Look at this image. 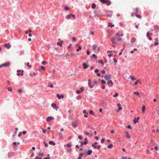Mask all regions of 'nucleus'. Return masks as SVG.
Instances as JSON below:
<instances>
[{
	"mask_svg": "<svg viewBox=\"0 0 159 159\" xmlns=\"http://www.w3.org/2000/svg\"><path fill=\"white\" fill-rule=\"evenodd\" d=\"M70 55L72 57L74 56V53L72 52L70 53Z\"/></svg>",
	"mask_w": 159,
	"mask_h": 159,
	"instance_id": "13d9d810",
	"label": "nucleus"
},
{
	"mask_svg": "<svg viewBox=\"0 0 159 159\" xmlns=\"http://www.w3.org/2000/svg\"><path fill=\"white\" fill-rule=\"evenodd\" d=\"M63 43V42L62 41H61L60 42H58L57 43V44L58 45H59L61 47L62 46V44Z\"/></svg>",
	"mask_w": 159,
	"mask_h": 159,
	"instance_id": "f8f14e48",
	"label": "nucleus"
},
{
	"mask_svg": "<svg viewBox=\"0 0 159 159\" xmlns=\"http://www.w3.org/2000/svg\"><path fill=\"white\" fill-rule=\"evenodd\" d=\"M90 53L89 50H88L87 51V55H89L90 54Z\"/></svg>",
	"mask_w": 159,
	"mask_h": 159,
	"instance_id": "09e8293b",
	"label": "nucleus"
},
{
	"mask_svg": "<svg viewBox=\"0 0 159 159\" xmlns=\"http://www.w3.org/2000/svg\"><path fill=\"white\" fill-rule=\"evenodd\" d=\"M7 89L9 91H12V89L11 87H8Z\"/></svg>",
	"mask_w": 159,
	"mask_h": 159,
	"instance_id": "c9c22d12",
	"label": "nucleus"
},
{
	"mask_svg": "<svg viewBox=\"0 0 159 159\" xmlns=\"http://www.w3.org/2000/svg\"><path fill=\"white\" fill-rule=\"evenodd\" d=\"M54 119L53 117L51 116H48L47 118V121L48 122H49L52 120H53Z\"/></svg>",
	"mask_w": 159,
	"mask_h": 159,
	"instance_id": "f03ea898",
	"label": "nucleus"
},
{
	"mask_svg": "<svg viewBox=\"0 0 159 159\" xmlns=\"http://www.w3.org/2000/svg\"><path fill=\"white\" fill-rule=\"evenodd\" d=\"M126 137L128 139H129L131 137L129 134L127 132H126Z\"/></svg>",
	"mask_w": 159,
	"mask_h": 159,
	"instance_id": "9b49d317",
	"label": "nucleus"
},
{
	"mask_svg": "<svg viewBox=\"0 0 159 159\" xmlns=\"http://www.w3.org/2000/svg\"><path fill=\"white\" fill-rule=\"evenodd\" d=\"M47 63V62L45 61H43L42 62V65H45L46 63Z\"/></svg>",
	"mask_w": 159,
	"mask_h": 159,
	"instance_id": "49530a36",
	"label": "nucleus"
},
{
	"mask_svg": "<svg viewBox=\"0 0 159 159\" xmlns=\"http://www.w3.org/2000/svg\"><path fill=\"white\" fill-rule=\"evenodd\" d=\"M92 146L93 147V148H95V149L96 148H97V146L96 145H95V144H94V143H93V144H92Z\"/></svg>",
	"mask_w": 159,
	"mask_h": 159,
	"instance_id": "473e14b6",
	"label": "nucleus"
},
{
	"mask_svg": "<svg viewBox=\"0 0 159 159\" xmlns=\"http://www.w3.org/2000/svg\"><path fill=\"white\" fill-rule=\"evenodd\" d=\"M77 124L76 122H74L72 123V126L74 128H75L77 126Z\"/></svg>",
	"mask_w": 159,
	"mask_h": 159,
	"instance_id": "4468645a",
	"label": "nucleus"
},
{
	"mask_svg": "<svg viewBox=\"0 0 159 159\" xmlns=\"http://www.w3.org/2000/svg\"><path fill=\"white\" fill-rule=\"evenodd\" d=\"M71 16V14L68 15L67 16H66V18L67 19H69L70 17Z\"/></svg>",
	"mask_w": 159,
	"mask_h": 159,
	"instance_id": "7c9ffc66",
	"label": "nucleus"
},
{
	"mask_svg": "<svg viewBox=\"0 0 159 159\" xmlns=\"http://www.w3.org/2000/svg\"><path fill=\"white\" fill-rule=\"evenodd\" d=\"M88 82H89L88 85H89V87L90 88H93V86L91 85H90V84L92 82V80H88Z\"/></svg>",
	"mask_w": 159,
	"mask_h": 159,
	"instance_id": "6e6552de",
	"label": "nucleus"
},
{
	"mask_svg": "<svg viewBox=\"0 0 159 159\" xmlns=\"http://www.w3.org/2000/svg\"><path fill=\"white\" fill-rule=\"evenodd\" d=\"M108 26L111 28L114 26V25H112L111 23H109L108 25Z\"/></svg>",
	"mask_w": 159,
	"mask_h": 159,
	"instance_id": "393cba45",
	"label": "nucleus"
},
{
	"mask_svg": "<svg viewBox=\"0 0 159 159\" xmlns=\"http://www.w3.org/2000/svg\"><path fill=\"white\" fill-rule=\"evenodd\" d=\"M118 93H116L115 94L113 95L114 97H117L118 96Z\"/></svg>",
	"mask_w": 159,
	"mask_h": 159,
	"instance_id": "e433bc0d",
	"label": "nucleus"
},
{
	"mask_svg": "<svg viewBox=\"0 0 159 159\" xmlns=\"http://www.w3.org/2000/svg\"><path fill=\"white\" fill-rule=\"evenodd\" d=\"M98 71H99V70L97 69H95L94 70L95 72L96 73H97Z\"/></svg>",
	"mask_w": 159,
	"mask_h": 159,
	"instance_id": "603ef678",
	"label": "nucleus"
},
{
	"mask_svg": "<svg viewBox=\"0 0 159 159\" xmlns=\"http://www.w3.org/2000/svg\"><path fill=\"white\" fill-rule=\"evenodd\" d=\"M145 106H143L142 107V112L144 113L145 112Z\"/></svg>",
	"mask_w": 159,
	"mask_h": 159,
	"instance_id": "a211bd4d",
	"label": "nucleus"
},
{
	"mask_svg": "<svg viewBox=\"0 0 159 159\" xmlns=\"http://www.w3.org/2000/svg\"><path fill=\"white\" fill-rule=\"evenodd\" d=\"M113 60L114 61V62H115V63H116L117 62V60H116V59L115 58H114L113 59Z\"/></svg>",
	"mask_w": 159,
	"mask_h": 159,
	"instance_id": "bf43d9fd",
	"label": "nucleus"
},
{
	"mask_svg": "<svg viewBox=\"0 0 159 159\" xmlns=\"http://www.w3.org/2000/svg\"><path fill=\"white\" fill-rule=\"evenodd\" d=\"M139 117H138L137 118V119L135 118L134 119V123L136 124L137 122H139Z\"/></svg>",
	"mask_w": 159,
	"mask_h": 159,
	"instance_id": "1a4fd4ad",
	"label": "nucleus"
},
{
	"mask_svg": "<svg viewBox=\"0 0 159 159\" xmlns=\"http://www.w3.org/2000/svg\"><path fill=\"white\" fill-rule=\"evenodd\" d=\"M152 33H151L150 32H148L147 33V37L149 36L150 35H151L152 34Z\"/></svg>",
	"mask_w": 159,
	"mask_h": 159,
	"instance_id": "cd10ccee",
	"label": "nucleus"
},
{
	"mask_svg": "<svg viewBox=\"0 0 159 159\" xmlns=\"http://www.w3.org/2000/svg\"><path fill=\"white\" fill-rule=\"evenodd\" d=\"M43 154V153L41 152H39L38 153V155L39 156H42Z\"/></svg>",
	"mask_w": 159,
	"mask_h": 159,
	"instance_id": "79ce46f5",
	"label": "nucleus"
},
{
	"mask_svg": "<svg viewBox=\"0 0 159 159\" xmlns=\"http://www.w3.org/2000/svg\"><path fill=\"white\" fill-rule=\"evenodd\" d=\"M115 39L114 38L112 37L111 38V40L112 42V43H116V42L115 41Z\"/></svg>",
	"mask_w": 159,
	"mask_h": 159,
	"instance_id": "aec40b11",
	"label": "nucleus"
},
{
	"mask_svg": "<svg viewBox=\"0 0 159 159\" xmlns=\"http://www.w3.org/2000/svg\"><path fill=\"white\" fill-rule=\"evenodd\" d=\"M22 90L21 89H19L18 90V92L20 93H22Z\"/></svg>",
	"mask_w": 159,
	"mask_h": 159,
	"instance_id": "052dcab7",
	"label": "nucleus"
},
{
	"mask_svg": "<svg viewBox=\"0 0 159 159\" xmlns=\"http://www.w3.org/2000/svg\"><path fill=\"white\" fill-rule=\"evenodd\" d=\"M117 106L118 107H119V110H121L122 109V108L121 107H120L121 106V104L119 103H118V104H117Z\"/></svg>",
	"mask_w": 159,
	"mask_h": 159,
	"instance_id": "412c9836",
	"label": "nucleus"
},
{
	"mask_svg": "<svg viewBox=\"0 0 159 159\" xmlns=\"http://www.w3.org/2000/svg\"><path fill=\"white\" fill-rule=\"evenodd\" d=\"M5 47L7 48V49H9L11 47V45L9 43H6L4 45Z\"/></svg>",
	"mask_w": 159,
	"mask_h": 159,
	"instance_id": "20e7f679",
	"label": "nucleus"
},
{
	"mask_svg": "<svg viewBox=\"0 0 159 159\" xmlns=\"http://www.w3.org/2000/svg\"><path fill=\"white\" fill-rule=\"evenodd\" d=\"M49 143L50 144H52L53 145H55V143H53V142L52 141H49Z\"/></svg>",
	"mask_w": 159,
	"mask_h": 159,
	"instance_id": "c756f323",
	"label": "nucleus"
},
{
	"mask_svg": "<svg viewBox=\"0 0 159 159\" xmlns=\"http://www.w3.org/2000/svg\"><path fill=\"white\" fill-rule=\"evenodd\" d=\"M67 146L68 147H70L71 146V143H69L67 144Z\"/></svg>",
	"mask_w": 159,
	"mask_h": 159,
	"instance_id": "72a5a7b5",
	"label": "nucleus"
},
{
	"mask_svg": "<svg viewBox=\"0 0 159 159\" xmlns=\"http://www.w3.org/2000/svg\"><path fill=\"white\" fill-rule=\"evenodd\" d=\"M111 3V2L109 0H107L105 3L107 5H110Z\"/></svg>",
	"mask_w": 159,
	"mask_h": 159,
	"instance_id": "9d476101",
	"label": "nucleus"
},
{
	"mask_svg": "<svg viewBox=\"0 0 159 159\" xmlns=\"http://www.w3.org/2000/svg\"><path fill=\"white\" fill-rule=\"evenodd\" d=\"M26 65L29 66V67L31 68V66L29 64V62H28L26 64Z\"/></svg>",
	"mask_w": 159,
	"mask_h": 159,
	"instance_id": "37998d69",
	"label": "nucleus"
},
{
	"mask_svg": "<svg viewBox=\"0 0 159 159\" xmlns=\"http://www.w3.org/2000/svg\"><path fill=\"white\" fill-rule=\"evenodd\" d=\"M101 147V146L100 145H99V146H98L97 147V148H97V149H99Z\"/></svg>",
	"mask_w": 159,
	"mask_h": 159,
	"instance_id": "69168bd1",
	"label": "nucleus"
},
{
	"mask_svg": "<svg viewBox=\"0 0 159 159\" xmlns=\"http://www.w3.org/2000/svg\"><path fill=\"white\" fill-rule=\"evenodd\" d=\"M10 63L9 62H7L5 63L0 65V68L4 66H10Z\"/></svg>",
	"mask_w": 159,
	"mask_h": 159,
	"instance_id": "f257e3e1",
	"label": "nucleus"
},
{
	"mask_svg": "<svg viewBox=\"0 0 159 159\" xmlns=\"http://www.w3.org/2000/svg\"><path fill=\"white\" fill-rule=\"evenodd\" d=\"M134 94H136L139 97H140V95L139 93H138L137 92H134Z\"/></svg>",
	"mask_w": 159,
	"mask_h": 159,
	"instance_id": "2f4dec72",
	"label": "nucleus"
},
{
	"mask_svg": "<svg viewBox=\"0 0 159 159\" xmlns=\"http://www.w3.org/2000/svg\"><path fill=\"white\" fill-rule=\"evenodd\" d=\"M89 113L90 114L94 115L93 111L92 110H90L89 111Z\"/></svg>",
	"mask_w": 159,
	"mask_h": 159,
	"instance_id": "58836bf2",
	"label": "nucleus"
},
{
	"mask_svg": "<svg viewBox=\"0 0 159 159\" xmlns=\"http://www.w3.org/2000/svg\"><path fill=\"white\" fill-rule=\"evenodd\" d=\"M83 66L84 69H86L88 67V65L86 63H83Z\"/></svg>",
	"mask_w": 159,
	"mask_h": 159,
	"instance_id": "423d86ee",
	"label": "nucleus"
},
{
	"mask_svg": "<svg viewBox=\"0 0 159 159\" xmlns=\"http://www.w3.org/2000/svg\"><path fill=\"white\" fill-rule=\"evenodd\" d=\"M92 150H89L87 151V154L86 155V156H87L88 155H91V153H92Z\"/></svg>",
	"mask_w": 159,
	"mask_h": 159,
	"instance_id": "ddd939ff",
	"label": "nucleus"
},
{
	"mask_svg": "<svg viewBox=\"0 0 159 159\" xmlns=\"http://www.w3.org/2000/svg\"><path fill=\"white\" fill-rule=\"evenodd\" d=\"M101 2L103 3H105L107 0H100Z\"/></svg>",
	"mask_w": 159,
	"mask_h": 159,
	"instance_id": "4c0bfd02",
	"label": "nucleus"
},
{
	"mask_svg": "<svg viewBox=\"0 0 159 159\" xmlns=\"http://www.w3.org/2000/svg\"><path fill=\"white\" fill-rule=\"evenodd\" d=\"M65 9L66 10L69 11V8L67 7H65Z\"/></svg>",
	"mask_w": 159,
	"mask_h": 159,
	"instance_id": "5fc2aeb1",
	"label": "nucleus"
},
{
	"mask_svg": "<svg viewBox=\"0 0 159 159\" xmlns=\"http://www.w3.org/2000/svg\"><path fill=\"white\" fill-rule=\"evenodd\" d=\"M131 41L132 43H134L136 41V39L135 38H133L132 39Z\"/></svg>",
	"mask_w": 159,
	"mask_h": 159,
	"instance_id": "bb28decb",
	"label": "nucleus"
},
{
	"mask_svg": "<svg viewBox=\"0 0 159 159\" xmlns=\"http://www.w3.org/2000/svg\"><path fill=\"white\" fill-rule=\"evenodd\" d=\"M130 78L131 79V80L133 81L135 80H136V78H135L134 77L133 75H130L129 76Z\"/></svg>",
	"mask_w": 159,
	"mask_h": 159,
	"instance_id": "dca6fc26",
	"label": "nucleus"
},
{
	"mask_svg": "<svg viewBox=\"0 0 159 159\" xmlns=\"http://www.w3.org/2000/svg\"><path fill=\"white\" fill-rule=\"evenodd\" d=\"M88 143V141L87 140V139L86 138L85 139V141L84 143V145H86Z\"/></svg>",
	"mask_w": 159,
	"mask_h": 159,
	"instance_id": "4be33fe9",
	"label": "nucleus"
},
{
	"mask_svg": "<svg viewBox=\"0 0 159 159\" xmlns=\"http://www.w3.org/2000/svg\"><path fill=\"white\" fill-rule=\"evenodd\" d=\"M135 15H136V16L138 18H141V16L140 15H137V14H136Z\"/></svg>",
	"mask_w": 159,
	"mask_h": 159,
	"instance_id": "a19ab883",
	"label": "nucleus"
},
{
	"mask_svg": "<svg viewBox=\"0 0 159 159\" xmlns=\"http://www.w3.org/2000/svg\"><path fill=\"white\" fill-rule=\"evenodd\" d=\"M22 135V133L21 132H20L19 133V134H18V136L19 137H20Z\"/></svg>",
	"mask_w": 159,
	"mask_h": 159,
	"instance_id": "e2e57ef3",
	"label": "nucleus"
},
{
	"mask_svg": "<svg viewBox=\"0 0 159 159\" xmlns=\"http://www.w3.org/2000/svg\"><path fill=\"white\" fill-rule=\"evenodd\" d=\"M101 83L103 84H105L106 83L105 81L104 80H101Z\"/></svg>",
	"mask_w": 159,
	"mask_h": 159,
	"instance_id": "ea45409f",
	"label": "nucleus"
},
{
	"mask_svg": "<svg viewBox=\"0 0 159 159\" xmlns=\"http://www.w3.org/2000/svg\"><path fill=\"white\" fill-rule=\"evenodd\" d=\"M113 146L112 144H110L109 145L107 146V147L109 148H113Z\"/></svg>",
	"mask_w": 159,
	"mask_h": 159,
	"instance_id": "c85d7f7f",
	"label": "nucleus"
},
{
	"mask_svg": "<svg viewBox=\"0 0 159 159\" xmlns=\"http://www.w3.org/2000/svg\"><path fill=\"white\" fill-rule=\"evenodd\" d=\"M84 90V88L82 87L81 88H80V91L82 92H83Z\"/></svg>",
	"mask_w": 159,
	"mask_h": 159,
	"instance_id": "de8ad7c7",
	"label": "nucleus"
},
{
	"mask_svg": "<svg viewBox=\"0 0 159 159\" xmlns=\"http://www.w3.org/2000/svg\"><path fill=\"white\" fill-rule=\"evenodd\" d=\"M107 84L108 85H109L110 84H111V85H113L112 82V80H109L107 82Z\"/></svg>",
	"mask_w": 159,
	"mask_h": 159,
	"instance_id": "2eb2a0df",
	"label": "nucleus"
},
{
	"mask_svg": "<svg viewBox=\"0 0 159 159\" xmlns=\"http://www.w3.org/2000/svg\"><path fill=\"white\" fill-rule=\"evenodd\" d=\"M23 70H21V74H20V75L22 76H23L24 75V74L23 73Z\"/></svg>",
	"mask_w": 159,
	"mask_h": 159,
	"instance_id": "6e6d98bb",
	"label": "nucleus"
},
{
	"mask_svg": "<svg viewBox=\"0 0 159 159\" xmlns=\"http://www.w3.org/2000/svg\"><path fill=\"white\" fill-rule=\"evenodd\" d=\"M98 62L101 64L102 65V66H103L104 65V63L102 60H101L99 61Z\"/></svg>",
	"mask_w": 159,
	"mask_h": 159,
	"instance_id": "a878e982",
	"label": "nucleus"
},
{
	"mask_svg": "<svg viewBox=\"0 0 159 159\" xmlns=\"http://www.w3.org/2000/svg\"><path fill=\"white\" fill-rule=\"evenodd\" d=\"M101 72L102 74H105L106 73L105 71L104 70H102Z\"/></svg>",
	"mask_w": 159,
	"mask_h": 159,
	"instance_id": "680f3d73",
	"label": "nucleus"
},
{
	"mask_svg": "<svg viewBox=\"0 0 159 159\" xmlns=\"http://www.w3.org/2000/svg\"><path fill=\"white\" fill-rule=\"evenodd\" d=\"M71 16H72L74 19H75V16L74 15L71 14Z\"/></svg>",
	"mask_w": 159,
	"mask_h": 159,
	"instance_id": "a18cd8bd",
	"label": "nucleus"
},
{
	"mask_svg": "<svg viewBox=\"0 0 159 159\" xmlns=\"http://www.w3.org/2000/svg\"><path fill=\"white\" fill-rule=\"evenodd\" d=\"M52 106L53 107H56V105L55 103H53L52 104Z\"/></svg>",
	"mask_w": 159,
	"mask_h": 159,
	"instance_id": "f704fd0d",
	"label": "nucleus"
},
{
	"mask_svg": "<svg viewBox=\"0 0 159 159\" xmlns=\"http://www.w3.org/2000/svg\"><path fill=\"white\" fill-rule=\"evenodd\" d=\"M116 36L119 37L120 36V34H119L118 33H116Z\"/></svg>",
	"mask_w": 159,
	"mask_h": 159,
	"instance_id": "338daca9",
	"label": "nucleus"
},
{
	"mask_svg": "<svg viewBox=\"0 0 159 159\" xmlns=\"http://www.w3.org/2000/svg\"><path fill=\"white\" fill-rule=\"evenodd\" d=\"M93 57H94L96 59L97 58V56L94 54H93L92 55Z\"/></svg>",
	"mask_w": 159,
	"mask_h": 159,
	"instance_id": "3c124183",
	"label": "nucleus"
},
{
	"mask_svg": "<svg viewBox=\"0 0 159 159\" xmlns=\"http://www.w3.org/2000/svg\"><path fill=\"white\" fill-rule=\"evenodd\" d=\"M57 97L59 99H60L61 98H64V96L63 95H61L60 96V95L58 94H57Z\"/></svg>",
	"mask_w": 159,
	"mask_h": 159,
	"instance_id": "0eeeda50",
	"label": "nucleus"
},
{
	"mask_svg": "<svg viewBox=\"0 0 159 159\" xmlns=\"http://www.w3.org/2000/svg\"><path fill=\"white\" fill-rule=\"evenodd\" d=\"M43 143L44 144V145L46 147H47L48 146V145L47 143H46L45 142H44Z\"/></svg>",
	"mask_w": 159,
	"mask_h": 159,
	"instance_id": "c03bdc74",
	"label": "nucleus"
},
{
	"mask_svg": "<svg viewBox=\"0 0 159 159\" xmlns=\"http://www.w3.org/2000/svg\"><path fill=\"white\" fill-rule=\"evenodd\" d=\"M104 77L105 80H107L111 79V76L110 75H106L104 76Z\"/></svg>",
	"mask_w": 159,
	"mask_h": 159,
	"instance_id": "7ed1b4c3",
	"label": "nucleus"
},
{
	"mask_svg": "<svg viewBox=\"0 0 159 159\" xmlns=\"http://www.w3.org/2000/svg\"><path fill=\"white\" fill-rule=\"evenodd\" d=\"M78 138L80 139H82V136L80 135H79L78 136Z\"/></svg>",
	"mask_w": 159,
	"mask_h": 159,
	"instance_id": "774afa93",
	"label": "nucleus"
},
{
	"mask_svg": "<svg viewBox=\"0 0 159 159\" xmlns=\"http://www.w3.org/2000/svg\"><path fill=\"white\" fill-rule=\"evenodd\" d=\"M104 141H105V139H102L101 140V143H103Z\"/></svg>",
	"mask_w": 159,
	"mask_h": 159,
	"instance_id": "4d7b16f0",
	"label": "nucleus"
},
{
	"mask_svg": "<svg viewBox=\"0 0 159 159\" xmlns=\"http://www.w3.org/2000/svg\"><path fill=\"white\" fill-rule=\"evenodd\" d=\"M41 68H42L43 70H45V67H44V66H42L41 67Z\"/></svg>",
	"mask_w": 159,
	"mask_h": 159,
	"instance_id": "0e129e2a",
	"label": "nucleus"
},
{
	"mask_svg": "<svg viewBox=\"0 0 159 159\" xmlns=\"http://www.w3.org/2000/svg\"><path fill=\"white\" fill-rule=\"evenodd\" d=\"M93 50H95L97 48V45L96 44H94L93 45Z\"/></svg>",
	"mask_w": 159,
	"mask_h": 159,
	"instance_id": "6ab92c4d",
	"label": "nucleus"
},
{
	"mask_svg": "<svg viewBox=\"0 0 159 159\" xmlns=\"http://www.w3.org/2000/svg\"><path fill=\"white\" fill-rule=\"evenodd\" d=\"M158 39L157 38H156L155 39V41H154V42H155V43H154V45H157L159 43H158Z\"/></svg>",
	"mask_w": 159,
	"mask_h": 159,
	"instance_id": "39448f33",
	"label": "nucleus"
},
{
	"mask_svg": "<svg viewBox=\"0 0 159 159\" xmlns=\"http://www.w3.org/2000/svg\"><path fill=\"white\" fill-rule=\"evenodd\" d=\"M77 46L78 47V48L76 49L77 52L79 51V50H81L82 49V47L79 45H78Z\"/></svg>",
	"mask_w": 159,
	"mask_h": 159,
	"instance_id": "f3484780",
	"label": "nucleus"
},
{
	"mask_svg": "<svg viewBox=\"0 0 159 159\" xmlns=\"http://www.w3.org/2000/svg\"><path fill=\"white\" fill-rule=\"evenodd\" d=\"M83 155V153H80L79 155V157H81Z\"/></svg>",
	"mask_w": 159,
	"mask_h": 159,
	"instance_id": "8fccbe9b",
	"label": "nucleus"
},
{
	"mask_svg": "<svg viewBox=\"0 0 159 159\" xmlns=\"http://www.w3.org/2000/svg\"><path fill=\"white\" fill-rule=\"evenodd\" d=\"M136 12H135V14H137V13H138V10H139V8H137L136 9Z\"/></svg>",
	"mask_w": 159,
	"mask_h": 159,
	"instance_id": "864d4df0",
	"label": "nucleus"
},
{
	"mask_svg": "<svg viewBox=\"0 0 159 159\" xmlns=\"http://www.w3.org/2000/svg\"><path fill=\"white\" fill-rule=\"evenodd\" d=\"M138 83H139L140 84H141V82L140 81V80H137V81H136V82H135L134 83V84L135 85H136L137 84H138Z\"/></svg>",
	"mask_w": 159,
	"mask_h": 159,
	"instance_id": "5701e85b",
	"label": "nucleus"
},
{
	"mask_svg": "<svg viewBox=\"0 0 159 159\" xmlns=\"http://www.w3.org/2000/svg\"><path fill=\"white\" fill-rule=\"evenodd\" d=\"M96 7V5L94 3H93L92 4V6H91V7L92 9H94L95 7Z\"/></svg>",
	"mask_w": 159,
	"mask_h": 159,
	"instance_id": "b1692460",
	"label": "nucleus"
}]
</instances>
